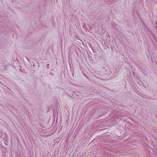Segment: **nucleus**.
Returning <instances> with one entry per match:
<instances>
[{"mask_svg": "<svg viewBox=\"0 0 157 157\" xmlns=\"http://www.w3.org/2000/svg\"><path fill=\"white\" fill-rule=\"evenodd\" d=\"M117 25L114 22H113L112 24V27L116 31H117Z\"/></svg>", "mask_w": 157, "mask_h": 157, "instance_id": "1", "label": "nucleus"}, {"mask_svg": "<svg viewBox=\"0 0 157 157\" xmlns=\"http://www.w3.org/2000/svg\"><path fill=\"white\" fill-rule=\"evenodd\" d=\"M49 74H50V75H52V73H49Z\"/></svg>", "mask_w": 157, "mask_h": 157, "instance_id": "3", "label": "nucleus"}, {"mask_svg": "<svg viewBox=\"0 0 157 157\" xmlns=\"http://www.w3.org/2000/svg\"><path fill=\"white\" fill-rule=\"evenodd\" d=\"M49 64H47V68H49Z\"/></svg>", "mask_w": 157, "mask_h": 157, "instance_id": "2", "label": "nucleus"}]
</instances>
